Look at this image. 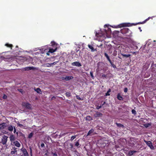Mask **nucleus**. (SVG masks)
<instances>
[{
	"mask_svg": "<svg viewBox=\"0 0 156 156\" xmlns=\"http://www.w3.org/2000/svg\"><path fill=\"white\" fill-rule=\"evenodd\" d=\"M149 18L146 19V20L143 21L142 22H139L138 23H132L131 24L130 23H124L121 24L120 25H119V27H130L132 26V25H136L137 24H144L145 23L146 21H147L149 19Z\"/></svg>",
	"mask_w": 156,
	"mask_h": 156,
	"instance_id": "f257e3e1",
	"label": "nucleus"
},
{
	"mask_svg": "<svg viewBox=\"0 0 156 156\" xmlns=\"http://www.w3.org/2000/svg\"><path fill=\"white\" fill-rule=\"evenodd\" d=\"M121 32L123 34H125L126 36H130L131 34V31L129 29L124 28L120 30Z\"/></svg>",
	"mask_w": 156,
	"mask_h": 156,
	"instance_id": "f03ea898",
	"label": "nucleus"
},
{
	"mask_svg": "<svg viewBox=\"0 0 156 156\" xmlns=\"http://www.w3.org/2000/svg\"><path fill=\"white\" fill-rule=\"evenodd\" d=\"M35 69V68L34 67H27L25 68H23L22 69V70L23 71H29L31 70H34Z\"/></svg>",
	"mask_w": 156,
	"mask_h": 156,
	"instance_id": "7ed1b4c3",
	"label": "nucleus"
},
{
	"mask_svg": "<svg viewBox=\"0 0 156 156\" xmlns=\"http://www.w3.org/2000/svg\"><path fill=\"white\" fill-rule=\"evenodd\" d=\"M8 138V137L7 136L5 135L2 137V143L3 145L6 144Z\"/></svg>",
	"mask_w": 156,
	"mask_h": 156,
	"instance_id": "20e7f679",
	"label": "nucleus"
},
{
	"mask_svg": "<svg viewBox=\"0 0 156 156\" xmlns=\"http://www.w3.org/2000/svg\"><path fill=\"white\" fill-rule=\"evenodd\" d=\"M21 151L23 153L24 156H29L28 153L25 148L23 147L21 149Z\"/></svg>",
	"mask_w": 156,
	"mask_h": 156,
	"instance_id": "39448f33",
	"label": "nucleus"
},
{
	"mask_svg": "<svg viewBox=\"0 0 156 156\" xmlns=\"http://www.w3.org/2000/svg\"><path fill=\"white\" fill-rule=\"evenodd\" d=\"M57 49V47H55V48H49V52H50L51 53H53V52H55Z\"/></svg>",
	"mask_w": 156,
	"mask_h": 156,
	"instance_id": "423d86ee",
	"label": "nucleus"
},
{
	"mask_svg": "<svg viewBox=\"0 0 156 156\" xmlns=\"http://www.w3.org/2000/svg\"><path fill=\"white\" fill-rule=\"evenodd\" d=\"M23 105L27 108L28 109H31V105L27 103H23Z\"/></svg>",
	"mask_w": 156,
	"mask_h": 156,
	"instance_id": "0eeeda50",
	"label": "nucleus"
},
{
	"mask_svg": "<svg viewBox=\"0 0 156 156\" xmlns=\"http://www.w3.org/2000/svg\"><path fill=\"white\" fill-rule=\"evenodd\" d=\"M73 77L72 76H66L65 77H62V79L63 80H69L73 79Z\"/></svg>",
	"mask_w": 156,
	"mask_h": 156,
	"instance_id": "6e6552de",
	"label": "nucleus"
},
{
	"mask_svg": "<svg viewBox=\"0 0 156 156\" xmlns=\"http://www.w3.org/2000/svg\"><path fill=\"white\" fill-rule=\"evenodd\" d=\"M73 66H76L80 67L81 66V64L78 62H75L72 63Z\"/></svg>",
	"mask_w": 156,
	"mask_h": 156,
	"instance_id": "1a4fd4ad",
	"label": "nucleus"
},
{
	"mask_svg": "<svg viewBox=\"0 0 156 156\" xmlns=\"http://www.w3.org/2000/svg\"><path fill=\"white\" fill-rule=\"evenodd\" d=\"M131 147H133L134 144H136V139L135 138H132L131 139Z\"/></svg>",
	"mask_w": 156,
	"mask_h": 156,
	"instance_id": "9d476101",
	"label": "nucleus"
},
{
	"mask_svg": "<svg viewBox=\"0 0 156 156\" xmlns=\"http://www.w3.org/2000/svg\"><path fill=\"white\" fill-rule=\"evenodd\" d=\"M146 144L150 148H151L152 147H153L152 142L150 141H145Z\"/></svg>",
	"mask_w": 156,
	"mask_h": 156,
	"instance_id": "9b49d317",
	"label": "nucleus"
},
{
	"mask_svg": "<svg viewBox=\"0 0 156 156\" xmlns=\"http://www.w3.org/2000/svg\"><path fill=\"white\" fill-rule=\"evenodd\" d=\"M67 148L69 149H71L73 147V145L72 144L70 143H67Z\"/></svg>",
	"mask_w": 156,
	"mask_h": 156,
	"instance_id": "f8f14e48",
	"label": "nucleus"
},
{
	"mask_svg": "<svg viewBox=\"0 0 156 156\" xmlns=\"http://www.w3.org/2000/svg\"><path fill=\"white\" fill-rule=\"evenodd\" d=\"M102 115V114L100 112H97L94 115L95 117H101Z\"/></svg>",
	"mask_w": 156,
	"mask_h": 156,
	"instance_id": "ddd939ff",
	"label": "nucleus"
},
{
	"mask_svg": "<svg viewBox=\"0 0 156 156\" xmlns=\"http://www.w3.org/2000/svg\"><path fill=\"white\" fill-rule=\"evenodd\" d=\"M13 144L17 147H19L20 146V143L17 141H16L13 142Z\"/></svg>",
	"mask_w": 156,
	"mask_h": 156,
	"instance_id": "4468645a",
	"label": "nucleus"
},
{
	"mask_svg": "<svg viewBox=\"0 0 156 156\" xmlns=\"http://www.w3.org/2000/svg\"><path fill=\"white\" fill-rule=\"evenodd\" d=\"M51 45L53 48L57 47V44L54 41L51 42Z\"/></svg>",
	"mask_w": 156,
	"mask_h": 156,
	"instance_id": "2eb2a0df",
	"label": "nucleus"
},
{
	"mask_svg": "<svg viewBox=\"0 0 156 156\" xmlns=\"http://www.w3.org/2000/svg\"><path fill=\"white\" fill-rule=\"evenodd\" d=\"M117 99L119 100H123V97L120 95V94H118L117 95Z\"/></svg>",
	"mask_w": 156,
	"mask_h": 156,
	"instance_id": "dca6fc26",
	"label": "nucleus"
},
{
	"mask_svg": "<svg viewBox=\"0 0 156 156\" xmlns=\"http://www.w3.org/2000/svg\"><path fill=\"white\" fill-rule=\"evenodd\" d=\"M104 55L107 58L108 60L109 61V62H111V61H112L110 58L109 56L106 53H104Z\"/></svg>",
	"mask_w": 156,
	"mask_h": 156,
	"instance_id": "f3484780",
	"label": "nucleus"
},
{
	"mask_svg": "<svg viewBox=\"0 0 156 156\" xmlns=\"http://www.w3.org/2000/svg\"><path fill=\"white\" fill-rule=\"evenodd\" d=\"M9 138L10 139V140L11 141H14L15 139V137L13 135H11L10 136Z\"/></svg>",
	"mask_w": 156,
	"mask_h": 156,
	"instance_id": "a211bd4d",
	"label": "nucleus"
},
{
	"mask_svg": "<svg viewBox=\"0 0 156 156\" xmlns=\"http://www.w3.org/2000/svg\"><path fill=\"white\" fill-rule=\"evenodd\" d=\"M34 90L38 94H41L42 93L41 89L39 88H37L36 89H35Z\"/></svg>",
	"mask_w": 156,
	"mask_h": 156,
	"instance_id": "6ab92c4d",
	"label": "nucleus"
},
{
	"mask_svg": "<svg viewBox=\"0 0 156 156\" xmlns=\"http://www.w3.org/2000/svg\"><path fill=\"white\" fill-rule=\"evenodd\" d=\"M115 124L117 126L119 127H122V128H124V126L120 123H118L117 122L115 123Z\"/></svg>",
	"mask_w": 156,
	"mask_h": 156,
	"instance_id": "aec40b11",
	"label": "nucleus"
},
{
	"mask_svg": "<svg viewBox=\"0 0 156 156\" xmlns=\"http://www.w3.org/2000/svg\"><path fill=\"white\" fill-rule=\"evenodd\" d=\"M94 132V129H90L88 133L87 136L90 135L91 133H93Z\"/></svg>",
	"mask_w": 156,
	"mask_h": 156,
	"instance_id": "412c9836",
	"label": "nucleus"
},
{
	"mask_svg": "<svg viewBox=\"0 0 156 156\" xmlns=\"http://www.w3.org/2000/svg\"><path fill=\"white\" fill-rule=\"evenodd\" d=\"M92 119V118L90 116H87L86 117V120L90 121Z\"/></svg>",
	"mask_w": 156,
	"mask_h": 156,
	"instance_id": "4be33fe9",
	"label": "nucleus"
},
{
	"mask_svg": "<svg viewBox=\"0 0 156 156\" xmlns=\"http://www.w3.org/2000/svg\"><path fill=\"white\" fill-rule=\"evenodd\" d=\"M5 46L8 47L10 48L11 49H12V48L13 47V45L12 44H10L8 43L6 44Z\"/></svg>",
	"mask_w": 156,
	"mask_h": 156,
	"instance_id": "5701e85b",
	"label": "nucleus"
},
{
	"mask_svg": "<svg viewBox=\"0 0 156 156\" xmlns=\"http://www.w3.org/2000/svg\"><path fill=\"white\" fill-rule=\"evenodd\" d=\"M88 47L90 49H91L92 51H94V48L92 45L88 44Z\"/></svg>",
	"mask_w": 156,
	"mask_h": 156,
	"instance_id": "b1692460",
	"label": "nucleus"
},
{
	"mask_svg": "<svg viewBox=\"0 0 156 156\" xmlns=\"http://www.w3.org/2000/svg\"><path fill=\"white\" fill-rule=\"evenodd\" d=\"M121 55H122V56L126 57V58L129 57L131 55L129 54L126 55L122 53L121 54Z\"/></svg>",
	"mask_w": 156,
	"mask_h": 156,
	"instance_id": "393cba45",
	"label": "nucleus"
},
{
	"mask_svg": "<svg viewBox=\"0 0 156 156\" xmlns=\"http://www.w3.org/2000/svg\"><path fill=\"white\" fill-rule=\"evenodd\" d=\"M151 71L154 72H156V68L154 67H152V64L151 65Z\"/></svg>",
	"mask_w": 156,
	"mask_h": 156,
	"instance_id": "a878e982",
	"label": "nucleus"
},
{
	"mask_svg": "<svg viewBox=\"0 0 156 156\" xmlns=\"http://www.w3.org/2000/svg\"><path fill=\"white\" fill-rule=\"evenodd\" d=\"M17 148L14 147V148H13L14 151H11V154H13L16 153V152H17V150H16Z\"/></svg>",
	"mask_w": 156,
	"mask_h": 156,
	"instance_id": "bb28decb",
	"label": "nucleus"
},
{
	"mask_svg": "<svg viewBox=\"0 0 156 156\" xmlns=\"http://www.w3.org/2000/svg\"><path fill=\"white\" fill-rule=\"evenodd\" d=\"M8 129L10 131H12L13 130V126L11 125L9 126L8 128Z\"/></svg>",
	"mask_w": 156,
	"mask_h": 156,
	"instance_id": "cd10ccee",
	"label": "nucleus"
},
{
	"mask_svg": "<svg viewBox=\"0 0 156 156\" xmlns=\"http://www.w3.org/2000/svg\"><path fill=\"white\" fill-rule=\"evenodd\" d=\"M111 91V90L109 89L108 91L107 92V93L105 94V96H109L110 95V94H109V93Z\"/></svg>",
	"mask_w": 156,
	"mask_h": 156,
	"instance_id": "c85d7f7f",
	"label": "nucleus"
},
{
	"mask_svg": "<svg viewBox=\"0 0 156 156\" xmlns=\"http://www.w3.org/2000/svg\"><path fill=\"white\" fill-rule=\"evenodd\" d=\"M29 149H30V155L31 156H32V146H30L29 147Z\"/></svg>",
	"mask_w": 156,
	"mask_h": 156,
	"instance_id": "c756f323",
	"label": "nucleus"
},
{
	"mask_svg": "<svg viewBox=\"0 0 156 156\" xmlns=\"http://www.w3.org/2000/svg\"><path fill=\"white\" fill-rule=\"evenodd\" d=\"M105 102H104L103 103V104L102 105H100V106H97L96 107V109H99L100 108H101V107H102V106L104 105L105 104Z\"/></svg>",
	"mask_w": 156,
	"mask_h": 156,
	"instance_id": "7c9ffc66",
	"label": "nucleus"
},
{
	"mask_svg": "<svg viewBox=\"0 0 156 156\" xmlns=\"http://www.w3.org/2000/svg\"><path fill=\"white\" fill-rule=\"evenodd\" d=\"M145 127L146 128L150 127L151 126V124L149 123L146 124L144 125Z\"/></svg>",
	"mask_w": 156,
	"mask_h": 156,
	"instance_id": "2f4dec72",
	"label": "nucleus"
},
{
	"mask_svg": "<svg viewBox=\"0 0 156 156\" xmlns=\"http://www.w3.org/2000/svg\"><path fill=\"white\" fill-rule=\"evenodd\" d=\"M136 151H132L129 152V154L130 155H132L134 153L136 152Z\"/></svg>",
	"mask_w": 156,
	"mask_h": 156,
	"instance_id": "473e14b6",
	"label": "nucleus"
},
{
	"mask_svg": "<svg viewBox=\"0 0 156 156\" xmlns=\"http://www.w3.org/2000/svg\"><path fill=\"white\" fill-rule=\"evenodd\" d=\"M110 63L111 64L112 66L114 68H116V66L112 62V61H111V62Z\"/></svg>",
	"mask_w": 156,
	"mask_h": 156,
	"instance_id": "72a5a7b5",
	"label": "nucleus"
},
{
	"mask_svg": "<svg viewBox=\"0 0 156 156\" xmlns=\"http://www.w3.org/2000/svg\"><path fill=\"white\" fill-rule=\"evenodd\" d=\"M5 126L3 124H0V129H3L4 128Z\"/></svg>",
	"mask_w": 156,
	"mask_h": 156,
	"instance_id": "f704fd0d",
	"label": "nucleus"
},
{
	"mask_svg": "<svg viewBox=\"0 0 156 156\" xmlns=\"http://www.w3.org/2000/svg\"><path fill=\"white\" fill-rule=\"evenodd\" d=\"M18 122V123H17V125L19 126L21 128H23V127H24V126L23 124H20V123H19V122Z\"/></svg>",
	"mask_w": 156,
	"mask_h": 156,
	"instance_id": "c9c22d12",
	"label": "nucleus"
},
{
	"mask_svg": "<svg viewBox=\"0 0 156 156\" xmlns=\"http://www.w3.org/2000/svg\"><path fill=\"white\" fill-rule=\"evenodd\" d=\"M33 136V133H30L28 135V137L29 138H31Z\"/></svg>",
	"mask_w": 156,
	"mask_h": 156,
	"instance_id": "e433bc0d",
	"label": "nucleus"
},
{
	"mask_svg": "<svg viewBox=\"0 0 156 156\" xmlns=\"http://www.w3.org/2000/svg\"><path fill=\"white\" fill-rule=\"evenodd\" d=\"M66 96L67 97H69L71 96V94L70 92H67L66 93Z\"/></svg>",
	"mask_w": 156,
	"mask_h": 156,
	"instance_id": "4c0bfd02",
	"label": "nucleus"
},
{
	"mask_svg": "<svg viewBox=\"0 0 156 156\" xmlns=\"http://www.w3.org/2000/svg\"><path fill=\"white\" fill-rule=\"evenodd\" d=\"M132 112L133 114L134 115H136V111L134 109H132Z\"/></svg>",
	"mask_w": 156,
	"mask_h": 156,
	"instance_id": "58836bf2",
	"label": "nucleus"
},
{
	"mask_svg": "<svg viewBox=\"0 0 156 156\" xmlns=\"http://www.w3.org/2000/svg\"><path fill=\"white\" fill-rule=\"evenodd\" d=\"M90 76H91L92 78L94 79V76L93 75V72L92 71H91L90 72Z\"/></svg>",
	"mask_w": 156,
	"mask_h": 156,
	"instance_id": "ea45409f",
	"label": "nucleus"
},
{
	"mask_svg": "<svg viewBox=\"0 0 156 156\" xmlns=\"http://www.w3.org/2000/svg\"><path fill=\"white\" fill-rule=\"evenodd\" d=\"M76 99H77L80 100H83V99H82L79 96H78V95H76Z\"/></svg>",
	"mask_w": 156,
	"mask_h": 156,
	"instance_id": "a19ab883",
	"label": "nucleus"
},
{
	"mask_svg": "<svg viewBox=\"0 0 156 156\" xmlns=\"http://www.w3.org/2000/svg\"><path fill=\"white\" fill-rule=\"evenodd\" d=\"M2 98L3 99H6L7 98V96L5 95V94H3V97H2Z\"/></svg>",
	"mask_w": 156,
	"mask_h": 156,
	"instance_id": "79ce46f5",
	"label": "nucleus"
},
{
	"mask_svg": "<svg viewBox=\"0 0 156 156\" xmlns=\"http://www.w3.org/2000/svg\"><path fill=\"white\" fill-rule=\"evenodd\" d=\"M76 137V136H72L70 140L72 141Z\"/></svg>",
	"mask_w": 156,
	"mask_h": 156,
	"instance_id": "37998d69",
	"label": "nucleus"
},
{
	"mask_svg": "<svg viewBox=\"0 0 156 156\" xmlns=\"http://www.w3.org/2000/svg\"><path fill=\"white\" fill-rule=\"evenodd\" d=\"M51 154H53V156H57V154L56 152L55 153H53V152H51Z\"/></svg>",
	"mask_w": 156,
	"mask_h": 156,
	"instance_id": "c03bdc74",
	"label": "nucleus"
},
{
	"mask_svg": "<svg viewBox=\"0 0 156 156\" xmlns=\"http://www.w3.org/2000/svg\"><path fill=\"white\" fill-rule=\"evenodd\" d=\"M79 144H80L78 141L76 142L75 144V145L76 147H78Z\"/></svg>",
	"mask_w": 156,
	"mask_h": 156,
	"instance_id": "a18cd8bd",
	"label": "nucleus"
},
{
	"mask_svg": "<svg viewBox=\"0 0 156 156\" xmlns=\"http://www.w3.org/2000/svg\"><path fill=\"white\" fill-rule=\"evenodd\" d=\"M51 63H47L46 64V66L47 67H51Z\"/></svg>",
	"mask_w": 156,
	"mask_h": 156,
	"instance_id": "49530a36",
	"label": "nucleus"
},
{
	"mask_svg": "<svg viewBox=\"0 0 156 156\" xmlns=\"http://www.w3.org/2000/svg\"><path fill=\"white\" fill-rule=\"evenodd\" d=\"M128 89L126 87H125L124 88V91L126 93L127 92Z\"/></svg>",
	"mask_w": 156,
	"mask_h": 156,
	"instance_id": "de8ad7c7",
	"label": "nucleus"
},
{
	"mask_svg": "<svg viewBox=\"0 0 156 156\" xmlns=\"http://www.w3.org/2000/svg\"><path fill=\"white\" fill-rule=\"evenodd\" d=\"M100 34V33L96 32V34H95L96 36H97V37H98L99 36H100L99 35V34Z\"/></svg>",
	"mask_w": 156,
	"mask_h": 156,
	"instance_id": "09e8293b",
	"label": "nucleus"
},
{
	"mask_svg": "<svg viewBox=\"0 0 156 156\" xmlns=\"http://www.w3.org/2000/svg\"><path fill=\"white\" fill-rule=\"evenodd\" d=\"M57 62H54L53 63H51V65L52 66V65H55V64H56Z\"/></svg>",
	"mask_w": 156,
	"mask_h": 156,
	"instance_id": "8fccbe9b",
	"label": "nucleus"
},
{
	"mask_svg": "<svg viewBox=\"0 0 156 156\" xmlns=\"http://www.w3.org/2000/svg\"><path fill=\"white\" fill-rule=\"evenodd\" d=\"M41 147H44V146H45L44 144V143H42V144H41Z\"/></svg>",
	"mask_w": 156,
	"mask_h": 156,
	"instance_id": "3c124183",
	"label": "nucleus"
},
{
	"mask_svg": "<svg viewBox=\"0 0 156 156\" xmlns=\"http://www.w3.org/2000/svg\"><path fill=\"white\" fill-rule=\"evenodd\" d=\"M102 76V77L106 78L107 77V75H106L105 74H103Z\"/></svg>",
	"mask_w": 156,
	"mask_h": 156,
	"instance_id": "603ef678",
	"label": "nucleus"
},
{
	"mask_svg": "<svg viewBox=\"0 0 156 156\" xmlns=\"http://www.w3.org/2000/svg\"><path fill=\"white\" fill-rule=\"evenodd\" d=\"M16 132V129H15V127H14V133H15Z\"/></svg>",
	"mask_w": 156,
	"mask_h": 156,
	"instance_id": "864d4df0",
	"label": "nucleus"
},
{
	"mask_svg": "<svg viewBox=\"0 0 156 156\" xmlns=\"http://www.w3.org/2000/svg\"><path fill=\"white\" fill-rule=\"evenodd\" d=\"M49 53L50 52H49V51H48V52L46 53L47 55H49Z\"/></svg>",
	"mask_w": 156,
	"mask_h": 156,
	"instance_id": "5fc2aeb1",
	"label": "nucleus"
},
{
	"mask_svg": "<svg viewBox=\"0 0 156 156\" xmlns=\"http://www.w3.org/2000/svg\"><path fill=\"white\" fill-rule=\"evenodd\" d=\"M139 30H140V31H142V30L141 29V27H139Z\"/></svg>",
	"mask_w": 156,
	"mask_h": 156,
	"instance_id": "6e6d98bb",
	"label": "nucleus"
},
{
	"mask_svg": "<svg viewBox=\"0 0 156 156\" xmlns=\"http://www.w3.org/2000/svg\"><path fill=\"white\" fill-rule=\"evenodd\" d=\"M145 45L144 46L142 47L143 48H145Z\"/></svg>",
	"mask_w": 156,
	"mask_h": 156,
	"instance_id": "4d7b16f0",
	"label": "nucleus"
},
{
	"mask_svg": "<svg viewBox=\"0 0 156 156\" xmlns=\"http://www.w3.org/2000/svg\"><path fill=\"white\" fill-rule=\"evenodd\" d=\"M116 32L117 33H119V31H116Z\"/></svg>",
	"mask_w": 156,
	"mask_h": 156,
	"instance_id": "13d9d810",
	"label": "nucleus"
},
{
	"mask_svg": "<svg viewBox=\"0 0 156 156\" xmlns=\"http://www.w3.org/2000/svg\"><path fill=\"white\" fill-rule=\"evenodd\" d=\"M16 134H17V135H18V132H16Z\"/></svg>",
	"mask_w": 156,
	"mask_h": 156,
	"instance_id": "bf43d9fd",
	"label": "nucleus"
},
{
	"mask_svg": "<svg viewBox=\"0 0 156 156\" xmlns=\"http://www.w3.org/2000/svg\"><path fill=\"white\" fill-rule=\"evenodd\" d=\"M53 98H54V97H53Z\"/></svg>",
	"mask_w": 156,
	"mask_h": 156,
	"instance_id": "052dcab7",
	"label": "nucleus"
},
{
	"mask_svg": "<svg viewBox=\"0 0 156 156\" xmlns=\"http://www.w3.org/2000/svg\"><path fill=\"white\" fill-rule=\"evenodd\" d=\"M53 98H54V97H53Z\"/></svg>",
	"mask_w": 156,
	"mask_h": 156,
	"instance_id": "680f3d73",
	"label": "nucleus"
}]
</instances>
